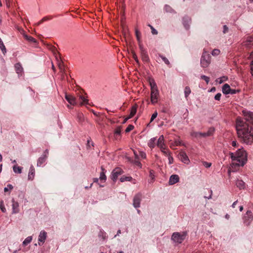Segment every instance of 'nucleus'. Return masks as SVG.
<instances>
[{
	"instance_id": "nucleus-2",
	"label": "nucleus",
	"mask_w": 253,
	"mask_h": 253,
	"mask_svg": "<svg viewBox=\"0 0 253 253\" xmlns=\"http://www.w3.org/2000/svg\"><path fill=\"white\" fill-rule=\"evenodd\" d=\"M229 154L233 166L243 167L247 161V153L243 148L239 149L235 153L230 152Z\"/></svg>"
},
{
	"instance_id": "nucleus-63",
	"label": "nucleus",
	"mask_w": 253,
	"mask_h": 253,
	"mask_svg": "<svg viewBox=\"0 0 253 253\" xmlns=\"http://www.w3.org/2000/svg\"><path fill=\"white\" fill-rule=\"evenodd\" d=\"M216 91V88L215 87H212L210 89V92H215Z\"/></svg>"
},
{
	"instance_id": "nucleus-53",
	"label": "nucleus",
	"mask_w": 253,
	"mask_h": 253,
	"mask_svg": "<svg viewBox=\"0 0 253 253\" xmlns=\"http://www.w3.org/2000/svg\"><path fill=\"white\" fill-rule=\"evenodd\" d=\"M238 92H239V90H238L230 88V91H229V94H236Z\"/></svg>"
},
{
	"instance_id": "nucleus-6",
	"label": "nucleus",
	"mask_w": 253,
	"mask_h": 253,
	"mask_svg": "<svg viewBox=\"0 0 253 253\" xmlns=\"http://www.w3.org/2000/svg\"><path fill=\"white\" fill-rule=\"evenodd\" d=\"M140 51V55L142 60L145 63H148L150 61V59L146 49L144 48L142 44H140L139 47Z\"/></svg>"
},
{
	"instance_id": "nucleus-9",
	"label": "nucleus",
	"mask_w": 253,
	"mask_h": 253,
	"mask_svg": "<svg viewBox=\"0 0 253 253\" xmlns=\"http://www.w3.org/2000/svg\"><path fill=\"white\" fill-rule=\"evenodd\" d=\"M214 128L213 127H210L207 132H196L195 133V136L196 137H206L208 136H211L213 134L214 132Z\"/></svg>"
},
{
	"instance_id": "nucleus-5",
	"label": "nucleus",
	"mask_w": 253,
	"mask_h": 253,
	"mask_svg": "<svg viewBox=\"0 0 253 253\" xmlns=\"http://www.w3.org/2000/svg\"><path fill=\"white\" fill-rule=\"evenodd\" d=\"M244 122H246L249 126H253V112L247 111H243Z\"/></svg>"
},
{
	"instance_id": "nucleus-24",
	"label": "nucleus",
	"mask_w": 253,
	"mask_h": 253,
	"mask_svg": "<svg viewBox=\"0 0 253 253\" xmlns=\"http://www.w3.org/2000/svg\"><path fill=\"white\" fill-rule=\"evenodd\" d=\"M236 185L240 189H244L245 187V183L242 180L238 179L236 181Z\"/></svg>"
},
{
	"instance_id": "nucleus-61",
	"label": "nucleus",
	"mask_w": 253,
	"mask_h": 253,
	"mask_svg": "<svg viewBox=\"0 0 253 253\" xmlns=\"http://www.w3.org/2000/svg\"><path fill=\"white\" fill-rule=\"evenodd\" d=\"M237 142L236 141H233L232 142V146H233V147H236L237 146Z\"/></svg>"
},
{
	"instance_id": "nucleus-52",
	"label": "nucleus",
	"mask_w": 253,
	"mask_h": 253,
	"mask_svg": "<svg viewBox=\"0 0 253 253\" xmlns=\"http://www.w3.org/2000/svg\"><path fill=\"white\" fill-rule=\"evenodd\" d=\"M221 96V94L220 93H217L214 96V99L216 100H218V101L220 100Z\"/></svg>"
},
{
	"instance_id": "nucleus-13",
	"label": "nucleus",
	"mask_w": 253,
	"mask_h": 253,
	"mask_svg": "<svg viewBox=\"0 0 253 253\" xmlns=\"http://www.w3.org/2000/svg\"><path fill=\"white\" fill-rule=\"evenodd\" d=\"M47 237V233L44 230L40 232L38 237V244L39 246L42 245L45 242Z\"/></svg>"
},
{
	"instance_id": "nucleus-51",
	"label": "nucleus",
	"mask_w": 253,
	"mask_h": 253,
	"mask_svg": "<svg viewBox=\"0 0 253 253\" xmlns=\"http://www.w3.org/2000/svg\"><path fill=\"white\" fill-rule=\"evenodd\" d=\"M134 164L140 168H141L142 167V165L141 163L139 162V159H135L134 160Z\"/></svg>"
},
{
	"instance_id": "nucleus-45",
	"label": "nucleus",
	"mask_w": 253,
	"mask_h": 253,
	"mask_svg": "<svg viewBox=\"0 0 253 253\" xmlns=\"http://www.w3.org/2000/svg\"><path fill=\"white\" fill-rule=\"evenodd\" d=\"M121 132V129L120 127H117L115 130V135H116V137H117V135H120Z\"/></svg>"
},
{
	"instance_id": "nucleus-39",
	"label": "nucleus",
	"mask_w": 253,
	"mask_h": 253,
	"mask_svg": "<svg viewBox=\"0 0 253 253\" xmlns=\"http://www.w3.org/2000/svg\"><path fill=\"white\" fill-rule=\"evenodd\" d=\"M189 20H190V19H189L188 17H184L183 18V24L186 28H188L189 26L188 23H187V21L188 22Z\"/></svg>"
},
{
	"instance_id": "nucleus-33",
	"label": "nucleus",
	"mask_w": 253,
	"mask_h": 253,
	"mask_svg": "<svg viewBox=\"0 0 253 253\" xmlns=\"http://www.w3.org/2000/svg\"><path fill=\"white\" fill-rule=\"evenodd\" d=\"M0 48L3 54H5V53L6 52V48L4 45V43L1 40V39L0 38Z\"/></svg>"
},
{
	"instance_id": "nucleus-59",
	"label": "nucleus",
	"mask_w": 253,
	"mask_h": 253,
	"mask_svg": "<svg viewBox=\"0 0 253 253\" xmlns=\"http://www.w3.org/2000/svg\"><path fill=\"white\" fill-rule=\"evenodd\" d=\"M47 19V18L46 17H44L43 18L40 22H39L38 23H37L36 24L37 25H39L40 24H41L43 21H45Z\"/></svg>"
},
{
	"instance_id": "nucleus-29",
	"label": "nucleus",
	"mask_w": 253,
	"mask_h": 253,
	"mask_svg": "<svg viewBox=\"0 0 253 253\" xmlns=\"http://www.w3.org/2000/svg\"><path fill=\"white\" fill-rule=\"evenodd\" d=\"M149 84L151 87V89H158L157 84L154 81V79H150L149 80Z\"/></svg>"
},
{
	"instance_id": "nucleus-32",
	"label": "nucleus",
	"mask_w": 253,
	"mask_h": 253,
	"mask_svg": "<svg viewBox=\"0 0 253 253\" xmlns=\"http://www.w3.org/2000/svg\"><path fill=\"white\" fill-rule=\"evenodd\" d=\"M32 240V236H28L27 237L24 241L23 242V245L24 246H27L28 244L31 242Z\"/></svg>"
},
{
	"instance_id": "nucleus-41",
	"label": "nucleus",
	"mask_w": 253,
	"mask_h": 253,
	"mask_svg": "<svg viewBox=\"0 0 253 253\" xmlns=\"http://www.w3.org/2000/svg\"><path fill=\"white\" fill-rule=\"evenodd\" d=\"M0 208L1 211L3 212H6V209L5 208V207H4L3 201H2V200L0 201Z\"/></svg>"
},
{
	"instance_id": "nucleus-38",
	"label": "nucleus",
	"mask_w": 253,
	"mask_h": 253,
	"mask_svg": "<svg viewBox=\"0 0 253 253\" xmlns=\"http://www.w3.org/2000/svg\"><path fill=\"white\" fill-rule=\"evenodd\" d=\"M227 80V78L223 76L222 77L218 78L216 80V82H218L219 84H222L223 82L226 81Z\"/></svg>"
},
{
	"instance_id": "nucleus-55",
	"label": "nucleus",
	"mask_w": 253,
	"mask_h": 253,
	"mask_svg": "<svg viewBox=\"0 0 253 253\" xmlns=\"http://www.w3.org/2000/svg\"><path fill=\"white\" fill-rule=\"evenodd\" d=\"M204 166L206 167V168H210L211 167V164L210 163H208V162H204Z\"/></svg>"
},
{
	"instance_id": "nucleus-1",
	"label": "nucleus",
	"mask_w": 253,
	"mask_h": 253,
	"mask_svg": "<svg viewBox=\"0 0 253 253\" xmlns=\"http://www.w3.org/2000/svg\"><path fill=\"white\" fill-rule=\"evenodd\" d=\"M236 128L238 137L247 144L253 142V128L249 126L241 117L236 119Z\"/></svg>"
},
{
	"instance_id": "nucleus-16",
	"label": "nucleus",
	"mask_w": 253,
	"mask_h": 253,
	"mask_svg": "<svg viewBox=\"0 0 253 253\" xmlns=\"http://www.w3.org/2000/svg\"><path fill=\"white\" fill-rule=\"evenodd\" d=\"M12 213H17L19 212V204L17 202L15 201L14 199H12Z\"/></svg>"
},
{
	"instance_id": "nucleus-47",
	"label": "nucleus",
	"mask_w": 253,
	"mask_h": 253,
	"mask_svg": "<svg viewBox=\"0 0 253 253\" xmlns=\"http://www.w3.org/2000/svg\"><path fill=\"white\" fill-rule=\"evenodd\" d=\"M220 53V50L218 49H214L212 51L211 54L212 55H218Z\"/></svg>"
},
{
	"instance_id": "nucleus-25",
	"label": "nucleus",
	"mask_w": 253,
	"mask_h": 253,
	"mask_svg": "<svg viewBox=\"0 0 253 253\" xmlns=\"http://www.w3.org/2000/svg\"><path fill=\"white\" fill-rule=\"evenodd\" d=\"M156 137L152 138L150 139L148 143V146L151 148H154L155 146Z\"/></svg>"
},
{
	"instance_id": "nucleus-64",
	"label": "nucleus",
	"mask_w": 253,
	"mask_h": 253,
	"mask_svg": "<svg viewBox=\"0 0 253 253\" xmlns=\"http://www.w3.org/2000/svg\"><path fill=\"white\" fill-rule=\"evenodd\" d=\"M237 202H238V201L237 200V201H235V202L232 204V206H232V207L233 208H234L235 207V205L237 204Z\"/></svg>"
},
{
	"instance_id": "nucleus-12",
	"label": "nucleus",
	"mask_w": 253,
	"mask_h": 253,
	"mask_svg": "<svg viewBox=\"0 0 253 253\" xmlns=\"http://www.w3.org/2000/svg\"><path fill=\"white\" fill-rule=\"evenodd\" d=\"M141 197L142 195L140 193H138L134 196L133 200V206L135 208L140 207Z\"/></svg>"
},
{
	"instance_id": "nucleus-35",
	"label": "nucleus",
	"mask_w": 253,
	"mask_h": 253,
	"mask_svg": "<svg viewBox=\"0 0 253 253\" xmlns=\"http://www.w3.org/2000/svg\"><path fill=\"white\" fill-rule=\"evenodd\" d=\"M164 9L167 12L175 13L174 10L169 5H166Z\"/></svg>"
},
{
	"instance_id": "nucleus-56",
	"label": "nucleus",
	"mask_w": 253,
	"mask_h": 253,
	"mask_svg": "<svg viewBox=\"0 0 253 253\" xmlns=\"http://www.w3.org/2000/svg\"><path fill=\"white\" fill-rule=\"evenodd\" d=\"M168 159H169V164H171L173 163V159L172 157L170 156V155L168 156Z\"/></svg>"
},
{
	"instance_id": "nucleus-57",
	"label": "nucleus",
	"mask_w": 253,
	"mask_h": 253,
	"mask_svg": "<svg viewBox=\"0 0 253 253\" xmlns=\"http://www.w3.org/2000/svg\"><path fill=\"white\" fill-rule=\"evenodd\" d=\"M228 31V27L226 26V25H224L223 26V33L224 34L227 33Z\"/></svg>"
},
{
	"instance_id": "nucleus-22",
	"label": "nucleus",
	"mask_w": 253,
	"mask_h": 253,
	"mask_svg": "<svg viewBox=\"0 0 253 253\" xmlns=\"http://www.w3.org/2000/svg\"><path fill=\"white\" fill-rule=\"evenodd\" d=\"M230 87L229 85L227 84H224L222 88V91L223 94H229V91L230 89Z\"/></svg>"
},
{
	"instance_id": "nucleus-50",
	"label": "nucleus",
	"mask_w": 253,
	"mask_h": 253,
	"mask_svg": "<svg viewBox=\"0 0 253 253\" xmlns=\"http://www.w3.org/2000/svg\"><path fill=\"white\" fill-rule=\"evenodd\" d=\"M158 115L157 112L156 111L151 116L150 122H152L153 121V120L157 117Z\"/></svg>"
},
{
	"instance_id": "nucleus-3",
	"label": "nucleus",
	"mask_w": 253,
	"mask_h": 253,
	"mask_svg": "<svg viewBox=\"0 0 253 253\" xmlns=\"http://www.w3.org/2000/svg\"><path fill=\"white\" fill-rule=\"evenodd\" d=\"M187 236V231L174 232L171 236V240L175 243L181 244Z\"/></svg>"
},
{
	"instance_id": "nucleus-62",
	"label": "nucleus",
	"mask_w": 253,
	"mask_h": 253,
	"mask_svg": "<svg viewBox=\"0 0 253 253\" xmlns=\"http://www.w3.org/2000/svg\"><path fill=\"white\" fill-rule=\"evenodd\" d=\"M130 118H131V117H130V116H128V117H126V118H125V120H124V121H123V124L126 123V121H127L128 119H130Z\"/></svg>"
},
{
	"instance_id": "nucleus-40",
	"label": "nucleus",
	"mask_w": 253,
	"mask_h": 253,
	"mask_svg": "<svg viewBox=\"0 0 253 253\" xmlns=\"http://www.w3.org/2000/svg\"><path fill=\"white\" fill-rule=\"evenodd\" d=\"M159 56L162 58V59L165 63V64H166L168 65L170 64L169 60L166 57L161 54H159Z\"/></svg>"
},
{
	"instance_id": "nucleus-43",
	"label": "nucleus",
	"mask_w": 253,
	"mask_h": 253,
	"mask_svg": "<svg viewBox=\"0 0 253 253\" xmlns=\"http://www.w3.org/2000/svg\"><path fill=\"white\" fill-rule=\"evenodd\" d=\"M132 58L135 60V61L137 63V64L139 65V60L137 58V56L136 53L134 51L132 52Z\"/></svg>"
},
{
	"instance_id": "nucleus-48",
	"label": "nucleus",
	"mask_w": 253,
	"mask_h": 253,
	"mask_svg": "<svg viewBox=\"0 0 253 253\" xmlns=\"http://www.w3.org/2000/svg\"><path fill=\"white\" fill-rule=\"evenodd\" d=\"M139 157L142 159H145L146 158V154L143 151H139Z\"/></svg>"
},
{
	"instance_id": "nucleus-23",
	"label": "nucleus",
	"mask_w": 253,
	"mask_h": 253,
	"mask_svg": "<svg viewBox=\"0 0 253 253\" xmlns=\"http://www.w3.org/2000/svg\"><path fill=\"white\" fill-rule=\"evenodd\" d=\"M101 172L100 173L99 179L105 181L107 178L105 175L106 170L103 167H101Z\"/></svg>"
},
{
	"instance_id": "nucleus-44",
	"label": "nucleus",
	"mask_w": 253,
	"mask_h": 253,
	"mask_svg": "<svg viewBox=\"0 0 253 253\" xmlns=\"http://www.w3.org/2000/svg\"><path fill=\"white\" fill-rule=\"evenodd\" d=\"M134 128V126L132 125H129L126 128L125 131L126 132H129Z\"/></svg>"
},
{
	"instance_id": "nucleus-28",
	"label": "nucleus",
	"mask_w": 253,
	"mask_h": 253,
	"mask_svg": "<svg viewBox=\"0 0 253 253\" xmlns=\"http://www.w3.org/2000/svg\"><path fill=\"white\" fill-rule=\"evenodd\" d=\"M135 35L136 37L137 40L138 42L139 47L140 46V44H142L141 41V33L137 30L135 29Z\"/></svg>"
},
{
	"instance_id": "nucleus-18",
	"label": "nucleus",
	"mask_w": 253,
	"mask_h": 253,
	"mask_svg": "<svg viewBox=\"0 0 253 253\" xmlns=\"http://www.w3.org/2000/svg\"><path fill=\"white\" fill-rule=\"evenodd\" d=\"M244 45L246 47L249 48L253 45V38L249 37L247 38L246 41L244 42Z\"/></svg>"
},
{
	"instance_id": "nucleus-4",
	"label": "nucleus",
	"mask_w": 253,
	"mask_h": 253,
	"mask_svg": "<svg viewBox=\"0 0 253 253\" xmlns=\"http://www.w3.org/2000/svg\"><path fill=\"white\" fill-rule=\"evenodd\" d=\"M211 63V56L204 49L202 53L200 64L202 67L205 68L208 67Z\"/></svg>"
},
{
	"instance_id": "nucleus-36",
	"label": "nucleus",
	"mask_w": 253,
	"mask_h": 253,
	"mask_svg": "<svg viewBox=\"0 0 253 253\" xmlns=\"http://www.w3.org/2000/svg\"><path fill=\"white\" fill-rule=\"evenodd\" d=\"M191 93V89L189 86H186L184 89V95L186 98H187L189 95Z\"/></svg>"
},
{
	"instance_id": "nucleus-20",
	"label": "nucleus",
	"mask_w": 253,
	"mask_h": 253,
	"mask_svg": "<svg viewBox=\"0 0 253 253\" xmlns=\"http://www.w3.org/2000/svg\"><path fill=\"white\" fill-rule=\"evenodd\" d=\"M35 170L33 166H31L28 173V179L30 180H33L35 176Z\"/></svg>"
},
{
	"instance_id": "nucleus-17",
	"label": "nucleus",
	"mask_w": 253,
	"mask_h": 253,
	"mask_svg": "<svg viewBox=\"0 0 253 253\" xmlns=\"http://www.w3.org/2000/svg\"><path fill=\"white\" fill-rule=\"evenodd\" d=\"M179 178L178 175L177 174H173L170 176L169 179V185H173L176 183H177L179 181Z\"/></svg>"
},
{
	"instance_id": "nucleus-27",
	"label": "nucleus",
	"mask_w": 253,
	"mask_h": 253,
	"mask_svg": "<svg viewBox=\"0 0 253 253\" xmlns=\"http://www.w3.org/2000/svg\"><path fill=\"white\" fill-rule=\"evenodd\" d=\"M15 68L17 74H21L23 71V68L20 63H16L15 65Z\"/></svg>"
},
{
	"instance_id": "nucleus-19",
	"label": "nucleus",
	"mask_w": 253,
	"mask_h": 253,
	"mask_svg": "<svg viewBox=\"0 0 253 253\" xmlns=\"http://www.w3.org/2000/svg\"><path fill=\"white\" fill-rule=\"evenodd\" d=\"M157 146L160 149H162L163 147L165 146V144L164 143V137L163 135H161L159 137L157 142Z\"/></svg>"
},
{
	"instance_id": "nucleus-21",
	"label": "nucleus",
	"mask_w": 253,
	"mask_h": 253,
	"mask_svg": "<svg viewBox=\"0 0 253 253\" xmlns=\"http://www.w3.org/2000/svg\"><path fill=\"white\" fill-rule=\"evenodd\" d=\"M21 31L22 32H21V33L23 34L24 37L27 41H28L29 42H37V41H36L35 39H34L32 37L29 36L27 35L26 34H25L23 30L22 29Z\"/></svg>"
},
{
	"instance_id": "nucleus-10",
	"label": "nucleus",
	"mask_w": 253,
	"mask_h": 253,
	"mask_svg": "<svg viewBox=\"0 0 253 253\" xmlns=\"http://www.w3.org/2000/svg\"><path fill=\"white\" fill-rule=\"evenodd\" d=\"M124 172L123 170L120 168L117 167L114 169L111 172V179L115 182L119 175H121Z\"/></svg>"
},
{
	"instance_id": "nucleus-60",
	"label": "nucleus",
	"mask_w": 253,
	"mask_h": 253,
	"mask_svg": "<svg viewBox=\"0 0 253 253\" xmlns=\"http://www.w3.org/2000/svg\"><path fill=\"white\" fill-rule=\"evenodd\" d=\"M135 159H139V154L137 153L136 151H133Z\"/></svg>"
},
{
	"instance_id": "nucleus-42",
	"label": "nucleus",
	"mask_w": 253,
	"mask_h": 253,
	"mask_svg": "<svg viewBox=\"0 0 253 253\" xmlns=\"http://www.w3.org/2000/svg\"><path fill=\"white\" fill-rule=\"evenodd\" d=\"M13 186H12L11 184H8V185H7V187H5V188H4V191L5 192H6L8 191L9 190H12V189H13Z\"/></svg>"
},
{
	"instance_id": "nucleus-30",
	"label": "nucleus",
	"mask_w": 253,
	"mask_h": 253,
	"mask_svg": "<svg viewBox=\"0 0 253 253\" xmlns=\"http://www.w3.org/2000/svg\"><path fill=\"white\" fill-rule=\"evenodd\" d=\"M80 99L81 100V105L88 104V100L82 95L80 96Z\"/></svg>"
},
{
	"instance_id": "nucleus-31",
	"label": "nucleus",
	"mask_w": 253,
	"mask_h": 253,
	"mask_svg": "<svg viewBox=\"0 0 253 253\" xmlns=\"http://www.w3.org/2000/svg\"><path fill=\"white\" fill-rule=\"evenodd\" d=\"M13 170L16 173H21L22 172V168L16 165L13 167Z\"/></svg>"
},
{
	"instance_id": "nucleus-46",
	"label": "nucleus",
	"mask_w": 253,
	"mask_h": 253,
	"mask_svg": "<svg viewBox=\"0 0 253 253\" xmlns=\"http://www.w3.org/2000/svg\"><path fill=\"white\" fill-rule=\"evenodd\" d=\"M201 79L205 80L207 84H209L210 82V78L205 75H202L201 76Z\"/></svg>"
},
{
	"instance_id": "nucleus-49",
	"label": "nucleus",
	"mask_w": 253,
	"mask_h": 253,
	"mask_svg": "<svg viewBox=\"0 0 253 253\" xmlns=\"http://www.w3.org/2000/svg\"><path fill=\"white\" fill-rule=\"evenodd\" d=\"M208 191L209 195L208 196H205L204 198L205 199H210L211 198V196H212V191L211 189L208 190Z\"/></svg>"
},
{
	"instance_id": "nucleus-37",
	"label": "nucleus",
	"mask_w": 253,
	"mask_h": 253,
	"mask_svg": "<svg viewBox=\"0 0 253 253\" xmlns=\"http://www.w3.org/2000/svg\"><path fill=\"white\" fill-rule=\"evenodd\" d=\"M162 153L165 155L166 156H169L170 155V151L166 148L165 146L163 147L162 149H160Z\"/></svg>"
},
{
	"instance_id": "nucleus-8",
	"label": "nucleus",
	"mask_w": 253,
	"mask_h": 253,
	"mask_svg": "<svg viewBox=\"0 0 253 253\" xmlns=\"http://www.w3.org/2000/svg\"><path fill=\"white\" fill-rule=\"evenodd\" d=\"M48 153L49 152L48 149H46L44 151L42 155L39 157L37 160V167H41L42 165L45 163L48 157Z\"/></svg>"
},
{
	"instance_id": "nucleus-58",
	"label": "nucleus",
	"mask_w": 253,
	"mask_h": 253,
	"mask_svg": "<svg viewBox=\"0 0 253 253\" xmlns=\"http://www.w3.org/2000/svg\"><path fill=\"white\" fill-rule=\"evenodd\" d=\"M58 65L59 68L60 69L61 71H62L63 69V65L62 63L61 62H59L58 64Z\"/></svg>"
},
{
	"instance_id": "nucleus-26",
	"label": "nucleus",
	"mask_w": 253,
	"mask_h": 253,
	"mask_svg": "<svg viewBox=\"0 0 253 253\" xmlns=\"http://www.w3.org/2000/svg\"><path fill=\"white\" fill-rule=\"evenodd\" d=\"M137 106L136 104L132 106L130 109V112L129 116L132 118L134 116V115L136 114L137 111Z\"/></svg>"
},
{
	"instance_id": "nucleus-11",
	"label": "nucleus",
	"mask_w": 253,
	"mask_h": 253,
	"mask_svg": "<svg viewBox=\"0 0 253 253\" xmlns=\"http://www.w3.org/2000/svg\"><path fill=\"white\" fill-rule=\"evenodd\" d=\"M159 92L158 89L151 90V101L153 104L158 102Z\"/></svg>"
},
{
	"instance_id": "nucleus-7",
	"label": "nucleus",
	"mask_w": 253,
	"mask_h": 253,
	"mask_svg": "<svg viewBox=\"0 0 253 253\" xmlns=\"http://www.w3.org/2000/svg\"><path fill=\"white\" fill-rule=\"evenodd\" d=\"M253 220V215L251 211H247L243 217L244 223L247 226H249Z\"/></svg>"
},
{
	"instance_id": "nucleus-34",
	"label": "nucleus",
	"mask_w": 253,
	"mask_h": 253,
	"mask_svg": "<svg viewBox=\"0 0 253 253\" xmlns=\"http://www.w3.org/2000/svg\"><path fill=\"white\" fill-rule=\"evenodd\" d=\"M132 179V177L131 176H123L120 178V181L122 182H124L125 181H130Z\"/></svg>"
},
{
	"instance_id": "nucleus-54",
	"label": "nucleus",
	"mask_w": 253,
	"mask_h": 253,
	"mask_svg": "<svg viewBox=\"0 0 253 253\" xmlns=\"http://www.w3.org/2000/svg\"><path fill=\"white\" fill-rule=\"evenodd\" d=\"M151 33L153 35L158 34V31L153 27H151Z\"/></svg>"
},
{
	"instance_id": "nucleus-14",
	"label": "nucleus",
	"mask_w": 253,
	"mask_h": 253,
	"mask_svg": "<svg viewBox=\"0 0 253 253\" xmlns=\"http://www.w3.org/2000/svg\"><path fill=\"white\" fill-rule=\"evenodd\" d=\"M179 159L184 163L188 164L190 163V160L184 152H181L178 155Z\"/></svg>"
},
{
	"instance_id": "nucleus-15",
	"label": "nucleus",
	"mask_w": 253,
	"mask_h": 253,
	"mask_svg": "<svg viewBox=\"0 0 253 253\" xmlns=\"http://www.w3.org/2000/svg\"><path fill=\"white\" fill-rule=\"evenodd\" d=\"M65 99L71 105H74L76 104V98L72 95L66 94Z\"/></svg>"
}]
</instances>
